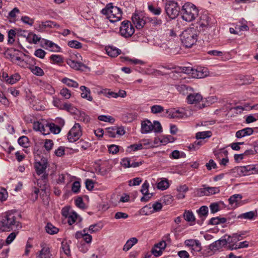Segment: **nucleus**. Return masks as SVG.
I'll return each instance as SVG.
<instances>
[{"label": "nucleus", "mask_w": 258, "mask_h": 258, "mask_svg": "<svg viewBox=\"0 0 258 258\" xmlns=\"http://www.w3.org/2000/svg\"><path fill=\"white\" fill-rule=\"evenodd\" d=\"M4 231H11L18 227H21L20 222L17 220L15 214L8 212L0 217Z\"/></svg>", "instance_id": "nucleus-1"}, {"label": "nucleus", "mask_w": 258, "mask_h": 258, "mask_svg": "<svg viewBox=\"0 0 258 258\" xmlns=\"http://www.w3.org/2000/svg\"><path fill=\"white\" fill-rule=\"evenodd\" d=\"M101 13L112 23L120 21L122 18V12L121 10L112 3L106 5L105 7L101 10Z\"/></svg>", "instance_id": "nucleus-2"}, {"label": "nucleus", "mask_w": 258, "mask_h": 258, "mask_svg": "<svg viewBox=\"0 0 258 258\" xmlns=\"http://www.w3.org/2000/svg\"><path fill=\"white\" fill-rule=\"evenodd\" d=\"M182 43L186 47H191L197 40V31L194 27L188 28L183 31L180 35Z\"/></svg>", "instance_id": "nucleus-3"}, {"label": "nucleus", "mask_w": 258, "mask_h": 258, "mask_svg": "<svg viewBox=\"0 0 258 258\" xmlns=\"http://www.w3.org/2000/svg\"><path fill=\"white\" fill-rule=\"evenodd\" d=\"M181 13L183 20L191 22L198 16L199 11L195 5L187 2L182 7Z\"/></svg>", "instance_id": "nucleus-4"}, {"label": "nucleus", "mask_w": 258, "mask_h": 258, "mask_svg": "<svg viewBox=\"0 0 258 258\" xmlns=\"http://www.w3.org/2000/svg\"><path fill=\"white\" fill-rule=\"evenodd\" d=\"M165 11L167 15L171 19L176 18L180 11V8L175 1H167L165 6Z\"/></svg>", "instance_id": "nucleus-5"}, {"label": "nucleus", "mask_w": 258, "mask_h": 258, "mask_svg": "<svg viewBox=\"0 0 258 258\" xmlns=\"http://www.w3.org/2000/svg\"><path fill=\"white\" fill-rule=\"evenodd\" d=\"M188 104H194L196 109H201L205 107L203 98L201 94L196 92H190L186 97Z\"/></svg>", "instance_id": "nucleus-6"}, {"label": "nucleus", "mask_w": 258, "mask_h": 258, "mask_svg": "<svg viewBox=\"0 0 258 258\" xmlns=\"http://www.w3.org/2000/svg\"><path fill=\"white\" fill-rule=\"evenodd\" d=\"M187 111L184 108H171L167 109L166 113L170 118L180 119L192 115L190 112L188 113Z\"/></svg>", "instance_id": "nucleus-7"}, {"label": "nucleus", "mask_w": 258, "mask_h": 258, "mask_svg": "<svg viewBox=\"0 0 258 258\" xmlns=\"http://www.w3.org/2000/svg\"><path fill=\"white\" fill-rule=\"evenodd\" d=\"M119 32L122 36L128 38L134 33L135 29L130 21H124L121 24Z\"/></svg>", "instance_id": "nucleus-8"}, {"label": "nucleus", "mask_w": 258, "mask_h": 258, "mask_svg": "<svg viewBox=\"0 0 258 258\" xmlns=\"http://www.w3.org/2000/svg\"><path fill=\"white\" fill-rule=\"evenodd\" d=\"M82 134L81 125L76 123L68 133V139L70 142H74L81 137Z\"/></svg>", "instance_id": "nucleus-9"}, {"label": "nucleus", "mask_w": 258, "mask_h": 258, "mask_svg": "<svg viewBox=\"0 0 258 258\" xmlns=\"http://www.w3.org/2000/svg\"><path fill=\"white\" fill-rule=\"evenodd\" d=\"M120 164L124 168H136L141 165L143 161H136L133 157H124L121 159Z\"/></svg>", "instance_id": "nucleus-10"}, {"label": "nucleus", "mask_w": 258, "mask_h": 258, "mask_svg": "<svg viewBox=\"0 0 258 258\" xmlns=\"http://www.w3.org/2000/svg\"><path fill=\"white\" fill-rule=\"evenodd\" d=\"M162 208V204L161 203L156 202L153 204L152 205L149 204L144 206L141 209V212L143 215H148L154 212L160 211Z\"/></svg>", "instance_id": "nucleus-11"}, {"label": "nucleus", "mask_w": 258, "mask_h": 258, "mask_svg": "<svg viewBox=\"0 0 258 258\" xmlns=\"http://www.w3.org/2000/svg\"><path fill=\"white\" fill-rule=\"evenodd\" d=\"M47 167V162L45 159H41L40 161L35 164V169L38 175L42 174L41 177L43 180H45L48 174L45 173V170Z\"/></svg>", "instance_id": "nucleus-12"}, {"label": "nucleus", "mask_w": 258, "mask_h": 258, "mask_svg": "<svg viewBox=\"0 0 258 258\" xmlns=\"http://www.w3.org/2000/svg\"><path fill=\"white\" fill-rule=\"evenodd\" d=\"M217 159L219 161V164L225 166L229 161L227 156L228 151L225 149H220L214 152Z\"/></svg>", "instance_id": "nucleus-13"}, {"label": "nucleus", "mask_w": 258, "mask_h": 258, "mask_svg": "<svg viewBox=\"0 0 258 258\" xmlns=\"http://www.w3.org/2000/svg\"><path fill=\"white\" fill-rule=\"evenodd\" d=\"M79 57H81L79 54H78V55L73 54L71 55L70 58L67 59V63L71 68L76 70H79L81 69L82 67L83 66V63L79 60H76L77 58H79Z\"/></svg>", "instance_id": "nucleus-14"}, {"label": "nucleus", "mask_w": 258, "mask_h": 258, "mask_svg": "<svg viewBox=\"0 0 258 258\" xmlns=\"http://www.w3.org/2000/svg\"><path fill=\"white\" fill-rule=\"evenodd\" d=\"M220 192L219 188L218 187H210L203 185V187L198 190V194L200 196H210L218 194Z\"/></svg>", "instance_id": "nucleus-15"}, {"label": "nucleus", "mask_w": 258, "mask_h": 258, "mask_svg": "<svg viewBox=\"0 0 258 258\" xmlns=\"http://www.w3.org/2000/svg\"><path fill=\"white\" fill-rule=\"evenodd\" d=\"M41 250L36 254V258H51L52 254L49 245L45 243L40 244Z\"/></svg>", "instance_id": "nucleus-16"}, {"label": "nucleus", "mask_w": 258, "mask_h": 258, "mask_svg": "<svg viewBox=\"0 0 258 258\" xmlns=\"http://www.w3.org/2000/svg\"><path fill=\"white\" fill-rule=\"evenodd\" d=\"M208 73L207 68L199 67L197 69H194L192 73L191 77L197 79L203 78L208 76Z\"/></svg>", "instance_id": "nucleus-17"}, {"label": "nucleus", "mask_w": 258, "mask_h": 258, "mask_svg": "<svg viewBox=\"0 0 258 258\" xmlns=\"http://www.w3.org/2000/svg\"><path fill=\"white\" fill-rule=\"evenodd\" d=\"M132 21L137 29L142 28L145 24V21L143 17L139 14H135L133 15Z\"/></svg>", "instance_id": "nucleus-18"}, {"label": "nucleus", "mask_w": 258, "mask_h": 258, "mask_svg": "<svg viewBox=\"0 0 258 258\" xmlns=\"http://www.w3.org/2000/svg\"><path fill=\"white\" fill-rule=\"evenodd\" d=\"M186 246L190 247L193 250L199 251L201 250V244L197 239H187L184 241Z\"/></svg>", "instance_id": "nucleus-19"}, {"label": "nucleus", "mask_w": 258, "mask_h": 258, "mask_svg": "<svg viewBox=\"0 0 258 258\" xmlns=\"http://www.w3.org/2000/svg\"><path fill=\"white\" fill-rule=\"evenodd\" d=\"M44 44L46 46V48L53 52L61 51V48L56 44L53 43L51 41L44 39Z\"/></svg>", "instance_id": "nucleus-20"}, {"label": "nucleus", "mask_w": 258, "mask_h": 258, "mask_svg": "<svg viewBox=\"0 0 258 258\" xmlns=\"http://www.w3.org/2000/svg\"><path fill=\"white\" fill-rule=\"evenodd\" d=\"M81 91V96L82 98L85 99L89 101H92L93 97L91 96L90 90L85 86H81L80 87Z\"/></svg>", "instance_id": "nucleus-21"}, {"label": "nucleus", "mask_w": 258, "mask_h": 258, "mask_svg": "<svg viewBox=\"0 0 258 258\" xmlns=\"http://www.w3.org/2000/svg\"><path fill=\"white\" fill-rule=\"evenodd\" d=\"M253 130L251 127H246L236 132L235 136L237 138H241L252 134Z\"/></svg>", "instance_id": "nucleus-22"}, {"label": "nucleus", "mask_w": 258, "mask_h": 258, "mask_svg": "<svg viewBox=\"0 0 258 258\" xmlns=\"http://www.w3.org/2000/svg\"><path fill=\"white\" fill-rule=\"evenodd\" d=\"M153 131V123L149 120L143 121L141 123V132L147 134Z\"/></svg>", "instance_id": "nucleus-23"}, {"label": "nucleus", "mask_w": 258, "mask_h": 258, "mask_svg": "<svg viewBox=\"0 0 258 258\" xmlns=\"http://www.w3.org/2000/svg\"><path fill=\"white\" fill-rule=\"evenodd\" d=\"M242 196L240 194H235L231 196L229 199V203L233 207H237L240 203Z\"/></svg>", "instance_id": "nucleus-24"}, {"label": "nucleus", "mask_w": 258, "mask_h": 258, "mask_svg": "<svg viewBox=\"0 0 258 258\" xmlns=\"http://www.w3.org/2000/svg\"><path fill=\"white\" fill-rule=\"evenodd\" d=\"M48 123H43L39 121H35L33 123V129L36 131L40 132L43 135H46L45 130Z\"/></svg>", "instance_id": "nucleus-25"}, {"label": "nucleus", "mask_w": 258, "mask_h": 258, "mask_svg": "<svg viewBox=\"0 0 258 258\" xmlns=\"http://www.w3.org/2000/svg\"><path fill=\"white\" fill-rule=\"evenodd\" d=\"M60 131V127L55 125L54 123H47V126L46 127L45 130L46 135H49L50 133L57 134H58Z\"/></svg>", "instance_id": "nucleus-26"}, {"label": "nucleus", "mask_w": 258, "mask_h": 258, "mask_svg": "<svg viewBox=\"0 0 258 258\" xmlns=\"http://www.w3.org/2000/svg\"><path fill=\"white\" fill-rule=\"evenodd\" d=\"M178 92L184 95H188L189 93L192 91V88L185 85H179L176 86Z\"/></svg>", "instance_id": "nucleus-27"}, {"label": "nucleus", "mask_w": 258, "mask_h": 258, "mask_svg": "<svg viewBox=\"0 0 258 258\" xmlns=\"http://www.w3.org/2000/svg\"><path fill=\"white\" fill-rule=\"evenodd\" d=\"M257 216L256 211H251L244 213H242L238 216L239 219H244L248 220H252L255 219Z\"/></svg>", "instance_id": "nucleus-28"}, {"label": "nucleus", "mask_w": 258, "mask_h": 258, "mask_svg": "<svg viewBox=\"0 0 258 258\" xmlns=\"http://www.w3.org/2000/svg\"><path fill=\"white\" fill-rule=\"evenodd\" d=\"M105 50L107 54L112 57H116L121 52L120 49L113 46H108L106 47Z\"/></svg>", "instance_id": "nucleus-29"}, {"label": "nucleus", "mask_w": 258, "mask_h": 258, "mask_svg": "<svg viewBox=\"0 0 258 258\" xmlns=\"http://www.w3.org/2000/svg\"><path fill=\"white\" fill-rule=\"evenodd\" d=\"M59 26L53 21H46L44 22H41L39 25V30L43 31L46 28H53Z\"/></svg>", "instance_id": "nucleus-30"}, {"label": "nucleus", "mask_w": 258, "mask_h": 258, "mask_svg": "<svg viewBox=\"0 0 258 258\" xmlns=\"http://www.w3.org/2000/svg\"><path fill=\"white\" fill-rule=\"evenodd\" d=\"M198 214L201 219L202 221H203L208 214V208L207 206H202L198 211Z\"/></svg>", "instance_id": "nucleus-31"}, {"label": "nucleus", "mask_w": 258, "mask_h": 258, "mask_svg": "<svg viewBox=\"0 0 258 258\" xmlns=\"http://www.w3.org/2000/svg\"><path fill=\"white\" fill-rule=\"evenodd\" d=\"M138 242V239L136 237H133L128 239L124 245L123 250L125 251H128L132 246Z\"/></svg>", "instance_id": "nucleus-32"}, {"label": "nucleus", "mask_w": 258, "mask_h": 258, "mask_svg": "<svg viewBox=\"0 0 258 258\" xmlns=\"http://www.w3.org/2000/svg\"><path fill=\"white\" fill-rule=\"evenodd\" d=\"M61 82L70 87L78 88L79 87V84L77 82L68 78H63Z\"/></svg>", "instance_id": "nucleus-33"}, {"label": "nucleus", "mask_w": 258, "mask_h": 258, "mask_svg": "<svg viewBox=\"0 0 258 258\" xmlns=\"http://www.w3.org/2000/svg\"><path fill=\"white\" fill-rule=\"evenodd\" d=\"M209 23L208 17L206 15H203L201 17L198 24L200 27H201L203 29H205V28H207L209 25Z\"/></svg>", "instance_id": "nucleus-34"}, {"label": "nucleus", "mask_w": 258, "mask_h": 258, "mask_svg": "<svg viewBox=\"0 0 258 258\" xmlns=\"http://www.w3.org/2000/svg\"><path fill=\"white\" fill-rule=\"evenodd\" d=\"M45 229L46 232L51 235L56 234L59 231L57 227H55L50 223H47Z\"/></svg>", "instance_id": "nucleus-35"}, {"label": "nucleus", "mask_w": 258, "mask_h": 258, "mask_svg": "<svg viewBox=\"0 0 258 258\" xmlns=\"http://www.w3.org/2000/svg\"><path fill=\"white\" fill-rule=\"evenodd\" d=\"M142 148H152L154 147V144L151 139H143L141 141Z\"/></svg>", "instance_id": "nucleus-36"}, {"label": "nucleus", "mask_w": 258, "mask_h": 258, "mask_svg": "<svg viewBox=\"0 0 258 258\" xmlns=\"http://www.w3.org/2000/svg\"><path fill=\"white\" fill-rule=\"evenodd\" d=\"M212 136L211 131H204L198 132L196 134V138L198 140L205 139L207 138H210Z\"/></svg>", "instance_id": "nucleus-37"}, {"label": "nucleus", "mask_w": 258, "mask_h": 258, "mask_svg": "<svg viewBox=\"0 0 258 258\" xmlns=\"http://www.w3.org/2000/svg\"><path fill=\"white\" fill-rule=\"evenodd\" d=\"M226 222L225 218L214 217L212 218L209 221V224L213 225H217L220 223H224Z\"/></svg>", "instance_id": "nucleus-38"}, {"label": "nucleus", "mask_w": 258, "mask_h": 258, "mask_svg": "<svg viewBox=\"0 0 258 258\" xmlns=\"http://www.w3.org/2000/svg\"><path fill=\"white\" fill-rule=\"evenodd\" d=\"M232 238L230 237L229 235H225L224 238L222 239H220L215 242L216 245L219 244L220 245H224L227 243L231 244V242L233 241L231 240Z\"/></svg>", "instance_id": "nucleus-39"}, {"label": "nucleus", "mask_w": 258, "mask_h": 258, "mask_svg": "<svg viewBox=\"0 0 258 258\" xmlns=\"http://www.w3.org/2000/svg\"><path fill=\"white\" fill-rule=\"evenodd\" d=\"M40 39L41 38L39 36L33 33H29L27 37V39L30 43L34 44H37L40 40Z\"/></svg>", "instance_id": "nucleus-40"}, {"label": "nucleus", "mask_w": 258, "mask_h": 258, "mask_svg": "<svg viewBox=\"0 0 258 258\" xmlns=\"http://www.w3.org/2000/svg\"><path fill=\"white\" fill-rule=\"evenodd\" d=\"M184 219L188 222H194L195 221V217L191 211H185L183 213Z\"/></svg>", "instance_id": "nucleus-41"}, {"label": "nucleus", "mask_w": 258, "mask_h": 258, "mask_svg": "<svg viewBox=\"0 0 258 258\" xmlns=\"http://www.w3.org/2000/svg\"><path fill=\"white\" fill-rule=\"evenodd\" d=\"M19 144L23 147L27 148L29 146V139L26 136H22L18 140Z\"/></svg>", "instance_id": "nucleus-42"}, {"label": "nucleus", "mask_w": 258, "mask_h": 258, "mask_svg": "<svg viewBox=\"0 0 258 258\" xmlns=\"http://www.w3.org/2000/svg\"><path fill=\"white\" fill-rule=\"evenodd\" d=\"M20 79V76L18 74H15L9 77L7 80V83L9 84H14Z\"/></svg>", "instance_id": "nucleus-43"}, {"label": "nucleus", "mask_w": 258, "mask_h": 258, "mask_svg": "<svg viewBox=\"0 0 258 258\" xmlns=\"http://www.w3.org/2000/svg\"><path fill=\"white\" fill-rule=\"evenodd\" d=\"M61 109L66 110L67 111L71 113H75L77 108L73 106L71 103H63Z\"/></svg>", "instance_id": "nucleus-44"}, {"label": "nucleus", "mask_w": 258, "mask_h": 258, "mask_svg": "<svg viewBox=\"0 0 258 258\" xmlns=\"http://www.w3.org/2000/svg\"><path fill=\"white\" fill-rule=\"evenodd\" d=\"M248 246V242L244 241L239 243L237 244H233L232 246H230V249L231 250L237 249L238 248H241L244 247H247Z\"/></svg>", "instance_id": "nucleus-45"}, {"label": "nucleus", "mask_w": 258, "mask_h": 258, "mask_svg": "<svg viewBox=\"0 0 258 258\" xmlns=\"http://www.w3.org/2000/svg\"><path fill=\"white\" fill-rule=\"evenodd\" d=\"M244 234V232H241L240 233H233L232 236H230V237L232 238L231 240L233 241L231 242V246H232L233 244H235V243H236L237 241L240 240L241 239L240 237H242Z\"/></svg>", "instance_id": "nucleus-46"}, {"label": "nucleus", "mask_w": 258, "mask_h": 258, "mask_svg": "<svg viewBox=\"0 0 258 258\" xmlns=\"http://www.w3.org/2000/svg\"><path fill=\"white\" fill-rule=\"evenodd\" d=\"M136 117L135 114L132 113H126L122 115V119L126 122H131Z\"/></svg>", "instance_id": "nucleus-47"}, {"label": "nucleus", "mask_w": 258, "mask_h": 258, "mask_svg": "<svg viewBox=\"0 0 258 258\" xmlns=\"http://www.w3.org/2000/svg\"><path fill=\"white\" fill-rule=\"evenodd\" d=\"M78 218V215L76 212H73L68 218V223L71 225L75 223Z\"/></svg>", "instance_id": "nucleus-48"}, {"label": "nucleus", "mask_w": 258, "mask_h": 258, "mask_svg": "<svg viewBox=\"0 0 258 258\" xmlns=\"http://www.w3.org/2000/svg\"><path fill=\"white\" fill-rule=\"evenodd\" d=\"M31 72L35 75L42 76L44 74L43 70L39 67L35 66L31 68Z\"/></svg>", "instance_id": "nucleus-49"}, {"label": "nucleus", "mask_w": 258, "mask_h": 258, "mask_svg": "<svg viewBox=\"0 0 258 258\" xmlns=\"http://www.w3.org/2000/svg\"><path fill=\"white\" fill-rule=\"evenodd\" d=\"M164 107L159 105H153L151 107V112L154 114L159 113L164 111Z\"/></svg>", "instance_id": "nucleus-50"}, {"label": "nucleus", "mask_w": 258, "mask_h": 258, "mask_svg": "<svg viewBox=\"0 0 258 258\" xmlns=\"http://www.w3.org/2000/svg\"><path fill=\"white\" fill-rule=\"evenodd\" d=\"M98 119L102 121L106 122H113L114 119L109 115H101L98 117Z\"/></svg>", "instance_id": "nucleus-51"}, {"label": "nucleus", "mask_w": 258, "mask_h": 258, "mask_svg": "<svg viewBox=\"0 0 258 258\" xmlns=\"http://www.w3.org/2000/svg\"><path fill=\"white\" fill-rule=\"evenodd\" d=\"M61 248L63 252L67 255H70L71 250L70 245L66 241H62L61 242Z\"/></svg>", "instance_id": "nucleus-52"}, {"label": "nucleus", "mask_w": 258, "mask_h": 258, "mask_svg": "<svg viewBox=\"0 0 258 258\" xmlns=\"http://www.w3.org/2000/svg\"><path fill=\"white\" fill-rule=\"evenodd\" d=\"M102 228V226L99 224H94L90 225L88 229H87V232L89 231L90 233H93L99 231Z\"/></svg>", "instance_id": "nucleus-53"}, {"label": "nucleus", "mask_w": 258, "mask_h": 258, "mask_svg": "<svg viewBox=\"0 0 258 258\" xmlns=\"http://www.w3.org/2000/svg\"><path fill=\"white\" fill-rule=\"evenodd\" d=\"M50 58L54 63H58L63 62V58L60 55L52 54L50 56Z\"/></svg>", "instance_id": "nucleus-54"}, {"label": "nucleus", "mask_w": 258, "mask_h": 258, "mask_svg": "<svg viewBox=\"0 0 258 258\" xmlns=\"http://www.w3.org/2000/svg\"><path fill=\"white\" fill-rule=\"evenodd\" d=\"M127 149L130 152H135L143 149L142 145H141V143L139 144H135L131 145L128 147Z\"/></svg>", "instance_id": "nucleus-55"}, {"label": "nucleus", "mask_w": 258, "mask_h": 258, "mask_svg": "<svg viewBox=\"0 0 258 258\" xmlns=\"http://www.w3.org/2000/svg\"><path fill=\"white\" fill-rule=\"evenodd\" d=\"M60 94L66 99H69L71 96V91L65 88H62L60 91Z\"/></svg>", "instance_id": "nucleus-56"}, {"label": "nucleus", "mask_w": 258, "mask_h": 258, "mask_svg": "<svg viewBox=\"0 0 258 258\" xmlns=\"http://www.w3.org/2000/svg\"><path fill=\"white\" fill-rule=\"evenodd\" d=\"M235 172H236L237 174L239 176H243L247 175V173L246 172L244 166L237 167L235 168Z\"/></svg>", "instance_id": "nucleus-57"}, {"label": "nucleus", "mask_w": 258, "mask_h": 258, "mask_svg": "<svg viewBox=\"0 0 258 258\" xmlns=\"http://www.w3.org/2000/svg\"><path fill=\"white\" fill-rule=\"evenodd\" d=\"M169 183L168 180H162L158 183V188L162 190H165L169 187Z\"/></svg>", "instance_id": "nucleus-58"}, {"label": "nucleus", "mask_w": 258, "mask_h": 258, "mask_svg": "<svg viewBox=\"0 0 258 258\" xmlns=\"http://www.w3.org/2000/svg\"><path fill=\"white\" fill-rule=\"evenodd\" d=\"M149 11L155 15H159L161 13V9L159 7H155L152 5L148 6Z\"/></svg>", "instance_id": "nucleus-59"}, {"label": "nucleus", "mask_w": 258, "mask_h": 258, "mask_svg": "<svg viewBox=\"0 0 258 258\" xmlns=\"http://www.w3.org/2000/svg\"><path fill=\"white\" fill-rule=\"evenodd\" d=\"M153 131L155 133H161L162 132L161 125L159 121H154L153 124Z\"/></svg>", "instance_id": "nucleus-60"}, {"label": "nucleus", "mask_w": 258, "mask_h": 258, "mask_svg": "<svg viewBox=\"0 0 258 258\" xmlns=\"http://www.w3.org/2000/svg\"><path fill=\"white\" fill-rule=\"evenodd\" d=\"M120 147L116 145H110L108 146V150L109 153L115 154L118 152Z\"/></svg>", "instance_id": "nucleus-61"}, {"label": "nucleus", "mask_w": 258, "mask_h": 258, "mask_svg": "<svg viewBox=\"0 0 258 258\" xmlns=\"http://www.w3.org/2000/svg\"><path fill=\"white\" fill-rule=\"evenodd\" d=\"M46 54V52L41 48L36 49L34 52L35 56L41 59H43L45 57Z\"/></svg>", "instance_id": "nucleus-62"}, {"label": "nucleus", "mask_w": 258, "mask_h": 258, "mask_svg": "<svg viewBox=\"0 0 258 258\" xmlns=\"http://www.w3.org/2000/svg\"><path fill=\"white\" fill-rule=\"evenodd\" d=\"M68 45L74 48H80L82 47V44L77 40H71L68 42Z\"/></svg>", "instance_id": "nucleus-63"}, {"label": "nucleus", "mask_w": 258, "mask_h": 258, "mask_svg": "<svg viewBox=\"0 0 258 258\" xmlns=\"http://www.w3.org/2000/svg\"><path fill=\"white\" fill-rule=\"evenodd\" d=\"M16 35L15 31L11 29L8 32V42L10 44H12L15 41V37Z\"/></svg>", "instance_id": "nucleus-64"}]
</instances>
